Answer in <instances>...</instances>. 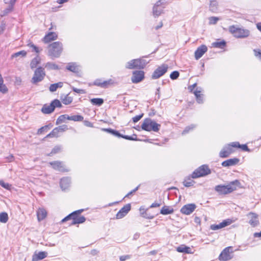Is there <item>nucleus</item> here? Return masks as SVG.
Here are the masks:
<instances>
[{"instance_id":"61","label":"nucleus","mask_w":261,"mask_h":261,"mask_svg":"<svg viewBox=\"0 0 261 261\" xmlns=\"http://www.w3.org/2000/svg\"><path fill=\"white\" fill-rule=\"evenodd\" d=\"M48 127L47 125L44 126L40 128H39L38 130V134H42L44 131H45Z\"/></svg>"},{"instance_id":"56","label":"nucleus","mask_w":261,"mask_h":261,"mask_svg":"<svg viewBox=\"0 0 261 261\" xmlns=\"http://www.w3.org/2000/svg\"><path fill=\"white\" fill-rule=\"evenodd\" d=\"M143 114H142L139 115H137L133 118V121L134 122L136 123L139 121L143 117Z\"/></svg>"},{"instance_id":"1","label":"nucleus","mask_w":261,"mask_h":261,"mask_svg":"<svg viewBox=\"0 0 261 261\" xmlns=\"http://www.w3.org/2000/svg\"><path fill=\"white\" fill-rule=\"evenodd\" d=\"M240 185L238 180L230 182L227 185H218L215 187V190L220 194H227L236 190L237 187Z\"/></svg>"},{"instance_id":"17","label":"nucleus","mask_w":261,"mask_h":261,"mask_svg":"<svg viewBox=\"0 0 261 261\" xmlns=\"http://www.w3.org/2000/svg\"><path fill=\"white\" fill-rule=\"evenodd\" d=\"M54 169L61 172H68L69 170L67 169L62 162L59 161H55L49 163Z\"/></svg>"},{"instance_id":"18","label":"nucleus","mask_w":261,"mask_h":261,"mask_svg":"<svg viewBox=\"0 0 261 261\" xmlns=\"http://www.w3.org/2000/svg\"><path fill=\"white\" fill-rule=\"evenodd\" d=\"M196 207V205L193 203L186 204L181 207L180 212L184 214L190 215L195 210Z\"/></svg>"},{"instance_id":"46","label":"nucleus","mask_w":261,"mask_h":261,"mask_svg":"<svg viewBox=\"0 0 261 261\" xmlns=\"http://www.w3.org/2000/svg\"><path fill=\"white\" fill-rule=\"evenodd\" d=\"M196 127V125L195 124H191L185 127V129L182 132V135L186 134L188 133L190 131L193 130Z\"/></svg>"},{"instance_id":"30","label":"nucleus","mask_w":261,"mask_h":261,"mask_svg":"<svg viewBox=\"0 0 261 261\" xmlns=\"http://www.w3.org/2000/svg\"><path fill=\"white\" fill-rule=\"evenodd\" d=\"M173 213V209L172 208H170L168 206H163L160 211V213L162 215L171 214Z\"/></svg>"},{"instance_id":"34","label":"nucleus","mask_w":261,"mask_h":261,"mask_svg":"<svg viewBox=\"0 0 261 261\" xmlns=\"http://www.w3.org/2000/svg\"><path fill=\"white\" fill-rule=\"evenodd\" d=\"M59 130L58 127L55 128L49 134L46 136V138L58 137L59 136Z\"/></svg>"},{"instance_id":"31","label":"nucleus","mask_w":261,"mask_h":261,"mask_svg":"<svg viewBox=\"0 0 261 261\" xmlns=\"http://www.w3.org/2000/svg\"><path fill=\"white\" fill-rule=\"evenodd\" d=\"M69 115L67 114L62 115L60 116L56 121V124L58 125L59 124L65 122L66 120H69Z\"/></svg>"},{"instance_id":"54","label":"nucleus","mask_w":261,"mask_h":261,"mask_svg":"<svg viewBox=\"0 0 261 261\" xmlns=\"http://www.w3.org/2000/svg\"><path fill=\"white\" fill-rule=\"evenodd\" d=\"M58 129L59 130L60 133V132H64L68 129L67 125H62L58 127H57Z\"/></svg>"},{"instance_id":"64","label":"nucleus","mask_w":261,"mask_h":261,"mask_svg":"<svg viewBox=\"0 0 261 261\" xmlns=\"http://www.w3.org/2000/svg\"><path fill=\"white\" fill-rule=\"evenodd\" d=\"M161 205V203L158 202H154L150 206V208L159 207Z\"/></svg>"},{"instance_id":"4","label":"nucleus","mask_w":261,"mask_h":261,"mask_svg":"<svg viewBox=\"0 0 261 261\" xmlns=\"http://www.w3.org/2000/svg\"><path fill=\"white\" fill-rule=\"evenodd\" d=\"M62 49V44L60 42H55L49 45L48 55L51 58H58Z\"/></svg>"},{"instance_id":"59","label":"nucleus","mask_w":261,"mask_h":261,"mask_svg":"<svg viewBox=\"0 0 261 261\" xmlns=\"http://www.w3.org/2000/svg\"><path fill=\"white\" fill-rule=\"evenodd\" d=\"M57 87L56 84H51L49 87V90L51 92H55L57 89Z\"/></svg>"},{"instance_id":"15","label":"nucleus","mask_w":261,"mask_h":261,"mask_svg":"<svg viewBox=\"0 0 261 261\" xmlns=\"http://www.w3.org/2000/svg\"><path fill=\"white\" fill-rule=\"evenodd\" d=\"M114 83V82L112 79H110L107 81H103L101 79H97L94 81V85L101 88H106L113 85Z\"/></svg>"},{"instance_id":"62","label":"nucleus","mask_w":261,"mask_h":261,"mask_svg":"<svg viewBox=\"0 0 261 261\" xmlns=\"http://www.w3.org/2000/svg\"><path fill=\"white\" fill-rule=\"evenodd\" d=\"M130 256L129 255H122L120 257V261H125V260L130 258Z\"/></svg>"},{"instance_id":"25","label":"nucleus","mask_w":261,"mask_h":261,"mask_svg":"<svg viewBox=\"0 0 261 261\" xmlns=\"http://www.w3.org/2000/svg\"><path fill=\"white\" fill-rule=\"evenodd\" d=\"M47 256V253L45 252H39L38 254H35L32 257V261H38L42 259Z\"/></svg>"},{"instance_id":"28","label":"nucleus","mask_w":261,"mask_h":261,"mask_svg":"<svg viewBox=\"0 0 261 261\" xmlns=\"http://www.w3.org/2000/svg\"><path fill=\"white\" fill-rule=\"evenodd\" d=\"M66 69L74 73H77L79 71V67L75 63H69L66 67Z\"/></svg>"},{"instance_id":"37","label":"nucleus","mask_w":261,"mask_h":261,"mask_svg":"<svg viewBox=\"0 0 261 261\" xmlns=\"http://www.w3.org/2000/svg\"><path fill=\"white\" fill-rule=\"evenodd\" d=\"M218 3L215 0L211 1L210 4V10L213 12H215L217 10Z\"/></svg>"},{"instance_id":"47","label":"nucleus","mask_w":261,"mask_h":261,"mask_svg":"<svg viewBox=\"0 0 261 261\" xmlns=\"http://www.w3.org/2000/svg\"><path fill=\"white\" fill-rule=\"evenodd\" d=\"M184 185L186 187H189L191 186H193L194 184L195 183L194 181L191 179V178H189L187 179H185L184 182Z\"/></svg>"},{"instance_id":"44","label":"nucleus","mask_w":261,"mask_h":261,"mask_svg":"<svg viewBox=\"0 0 261 261\" xmlns=\"http://www.w3.org/2000/svg\"><path fill=\"white\" fill-rule=\"evenodd\" d=\"M27 55V51L25 50H21L20 51L17 52L16 53L13 54L11 56L12 58H17L18 57H24Z\"/></svg>"},{"instance_id":"11","label":"nucleus","mask_w":261,"mask_h":261,"mask_svg":"<svg viewBox=\"0 0 261 261\" xmlns=\"http://www.w3.org/2000/svg\"><path fill=\"white\" fill-rule=\"evenodd\" d=\"M235 220L231 219H227L223 220L222 222L218 224H212L210 226V228L213 230H216L219 229H221L226 226L230 225L231 223L234 222Z\"/></svg>"},{"instance_id":"12","label":"nucleus","mask_w":261,"mask_h":261,"mask_svg":"<svg viewBox=\"0 0 261 261\" xmlns=\"http://www.w3.org/2000/svg\"><path fill=\"white\" fill-rule=\"evenodd\" d=\"M231 248V247H228L222 251L219 256V259L220 261H227L232 258V256L231 254L232 251H230Z\"/></svg>"},{"instance_id":"38","label":"nucleus","mask_w":261,"mask_h":261,"mask_svg":"<svg viewBox=\"0 0 261 261\" xmlns=\"http://www.w3.org/2000/svg\"><path fill=\"white\" fill-rule=\"evenodd\" d=\"M226 45L224 41H216L212 43V45L214 47L223 48Z\"/></svg>"},{"instance_id":"26","label":"nucleus","mask_w":261,"mask_h":261,"mask_svg":"<svg viewBox=\"0 0 261 261\" xmlns=\"http://www.w3.org/2000/svg\"><path fill=\"white\" fill-rule=\"evenodd\" d=\"M46 210L43 208H40L37 211V217L39 221L43 220L46 217Z\"/></svg>"},{"instance_id":"32","label":"nucleus","mask_w":261,"mask_h":261,"mask_svg":"<svg viewBox=\"0 0 261 261\" xmlns=\"http://www.w3.org/2000/svg\"><path fill=\"white\" fill-rule=\"evenodd\" d=\"M91 103L95 106H100L103 103V99L100 98H94L90 99Z\"/></svg>"},{"instance_id":"27","label":"nucleus","mask_w":261,"mask_h":261,"mask_svg":"<svg viewBox=\"0 0 261 261\" xmlns=\"http://www.w3.org/2000/svg\"><path fill=\"white\" fill-rule=\"evenodd\" d=\"M176 250L178 252L191 253V249L185 246V245H181L176 248Z\"/></svg>"},{"instance_id":"42","label":"nucleus","mask_w":261,"mask_h":261,"mask_svg":"<svg viewBox=\"0 0 261 261\" xmlns=\"http://www.w3.org/2000/svg\"><path fill=\"white\" fill-rule=\"evenodd\" d=\"M13 9V7L12 6V5H9L8 7L5 9L4 10L2 11L1 13V16L4 17L7 15L8 13L11 12Z\"/></svg>"},{"instance_id":"35","label":"nucleus","mask_w":261,"mask_h":261,"mask_svg":"<svg viewBox=\"0 0 261 261\" xmlns=\"http://www.w3.org/2000/svg\"><path fill=\"white\" fill-rule=\"evenodd\" d=\"M140 211L141 216L142 217L145 218L146 219H152L153 218V216L148 214L146 213V211L144 208L141 207L140 208Z\"/></svg>"},{"instance_id":"3","label":"nucleus","mask_w":261,"mask_h":261,"mask_svg":"<svg viewBox=\"0 0 261 261\" xmlns=\"http://www.w3.org/2000/svg\"><path fill=\"white\" fill-rule=\"evenodd\" d=\"M160 127L161 125L160 124L157 123L156 122L152 121L149 118L144 119L141 125L142 129L147 132L152 130L155 132H158Z\"/></svg>"},{"instance_id":"8","label":"nucleus","mask_w":261,"mask_h":261,"mask_svg":"<svg viewBox=\"0 0 261 261\" xmlns=\"http://www.w3.org/2000/svg\"><path fill=\"white\" fill-rule=\"evenodd\" d=\"M211 173V170L207 165H203L196 169L192 174L193 178L206 176Z\"/></svg>"},{"instance_id":"29","label":"nucleus","mask_w":261,"mask_h":261,"mask_svg":"<svg viewBox=\"0 0 261 261\" xmlns=\"http://www.w3.org/2000/svg\"><path fill=\"white\" fill-rule=\"evenodd\" d=\"M231 146L234 148H239L244 151H249L248 146L246 144L241 145L238 142H233L231 143Z\"/></svg>"},{"instance_id":"50","label":"nucleus","mask_w":261,"mask_h":261,"mask_svg":"<svg viewBox=\"0 0 261 261\" xmlns=\"http://www.w3.org/2000/svg\"><path fill=\"white\" fill-rule=\"evenodd\" d=\"M61 148L59 146H55L51 150V152L49 154H48L47 155L50 156L51 154H56L60 151Z\"/></svg>"},{"instance_id":"58","label":"nucleus","mask_w":261,"mask_h":261,"mask_svg":"<svg viewBox=\"0 0 261 261\" xmlns=\"http://www.w3.org/2000/svg\"><path fill=\"white\" fill-rule=\"evenodd\" d=\"M253 51L254 53V55L255 56V57L259 59L261 56V50H260L259 49H254Z\"/></svg>"},{"instance_id":"39","label":"nucleus","mask_w":261,"mask_h":261,"mask_svg":"<svg viewBox=\"0 0 261 261\" xmlns=\"http://www.w3.org/2000/svg\"><path fill=\"white\" fill-rule=\"evenodd\" d=\"M9 217L8 214L6 212L0 213V222L1 223H6L8 220Z\"/></svg>"},{"instance_id":"49","label":"nucleus","mask_w":261,"mask_h":261,"mask_svg":"<svg viewBox=\"0 0 261 261\" xmlns=\"http://www.w3.org/2000/svg\"><path fill=\"white\" fill-rule=\"evenodd\" d=\"M221 18L218 17L212 16L208 18L210 24H215Z\"/></svg>"},{"instance_id":"9","label":"nucleus","mask_w":261,"mask_h":261,"mask_svg":"<svg viewBox=\"0 0 261 261\" xmlns=\"http://www.w3.org/2000/svg\"><path fill=\"white\" fill-rule=\"evenodd\" d=\"M45 75V72L44 68L42 67L37 68L35 72L34 75L32 79V83L34 84H36L38 82L42 81Z\"/></svg>"},{"instance_id":"14","label":"nucleus","mask_w":261,"mask_h":261,"mask_svg":"<svg viewBox=\"0 0 261 261\" xmlns=\"http://www.w3.org/2000/svg\"><path fill=\"white\" fill-rule=\"evenodd\" d=\"M144 78V72L143 71H135L133 73L132 81L133 83H138Z\"/></svg>"},{"instance_id":"63","label":"nucleus","mask_w":261,"mask_h":261,"mask_svg":"<svg viewBox=\"0 0 261 261\" xmlns=\"http://www.w3.org/2000/svg\"><path fill=\"white\" fill-rule=\"evenodd\" d=\"M84 124L85 126H88V127H93V124L89 121H87V120L84 121Z\"/></svg>"},{"instance_id":"2","label":"nucleus","mask_w":261,"mask_h":261,"mask_svg":"<svg viewBox=\"0 0 261 261\" xmlns=\"http://www.w3.org/2000/svg\"><path fill=\"white\" fill-rule=\"evenodd\" d=\"M84 211L83 209L79 210L77 211H76L65 218H64L62 220V222H65L66 221L70 219H72V221L71 222L72 225H74L76 224H80L83 223L86 221V218L84 216H79V215L82 213Z\"/></svg>"},{"instance_id":"55","label":"nucleus","mask_w":261,"mask_h":261,"mask_svg":"<svg viewBox=\"0 0 261 261\" xmlns=\"http://www.w3.org/2000/svg\"><path fill=\"white\" fill-rule=\"evenodd\" d=\"M72 90L74 92H76L77 93H79V94H85V93H86V91L84 89H77V88L73 87L72 88Z\"/></svg>"},{"instance_id":"51","label":"nucleus","mask_w":261,"mask_h":261,"mask_svg":"<svg viewBox=\"0 0 261 261\" xmlns=\"http://www.w3.org/2000/svg\"><path fill=\"white\" fill-rule=\"evenodd\" d=\"M179 75V72L177 71H173L170 74V77L172 80H176L178 77Z\"/></svg>"},{"instance_id":"19","label":"nucleus","mask_w":261,"mask_h":261,"mask_svg":"<svg viewBox=\"0 0 261 261\" xmlns=\"http://www.w3.org/2000/svg\"><path fill=\"white\" fill-rule=\"evenodd\" d=\"M207 50V47L205 45H201L197 48L194 53L195 58L199 59Z\"/></svg>"},{"instance_id":"7","label":"nucleus","mask_w":261,"mask_h":261,"mask_svg":"<svg viewBox=\"0 0 261 261\" xmlns=\"http://www.w3.org/2000/svg\"><path fill=\"white\" fill-rule=\"evenodd\" d=\"M62 107V104L58 99H54L50 105L45 104L41 109V112L43 114H48L52 113L56 108Z\"/></svg>"},{"instance_id":"22","label":"nucleus","mask_w":261,"mask_h":261,"mask_svg":"<svg viewBox=\"0 0 261 261\" xmlns=\"http://www.w3.org/2000/svg\"><path fill=\"white\" fill-rule=\"evenodd\" d=\"M240 160L239 159L234 158L232 159H230L227 160L224 162H223L221 164L223 167H228L230 166H234L238 164Z\"/></svg>"},{"instance_id":"5","label":"nucleus","mask_w":261,"mask_h":261,"mask_svg":"<svg viewBox=\"0 0 261 261\" xmlns=\"http://www.w3.org/2000/svg\"><path fill=\"white\" fill-rule=\"evenodd\" d=\"M229 31L235 37L238 38H246L250 34V32L248 30L240 28L234 25L230 26Z\"/></svg>"},{"instance_id":"24","label":"nucleus","mask_w":261,"mask_h":261,"mask_svg":"<svg viewBox=\"0 0 261 261\" xmlns=\"http://www.w3.org/2000/svg\"><path fill=\"white\" fill-rule=\"evenodd\" d=\"M70 183V179L68 177H64L61 179L60 187L63 190L67 189Z\"/></svg>"},{"instance_id":"20","label":"nucleus","mask_w":261,"mask_h":261,"mask_svg":"<svg viewBox=\"0 0 261 261\" xmlns=\"http://www.w3.org/2000/svg\"><path fill=\"white\" fill-rule=\"evenodd\" d=\"M162 0H159L156 2L153 8V14L155 17L160 15L163 11L164 7H160Z\"/></svg>"},{"instance_id":"36","label":"nucleus","mask_w":261,"mask_h":261,"mask_svg":"<svg viewBox=\"0 0 261 261\" xmlns=\"http://www.w3.org/2000/svg\"><path fill=\"white\" fill-rule=\"evenodd\" d=\"M0 91L3 93H6L8 91V89L5 85L4 84L3 79L0 74Z\"/></svg>"},{"instance_id":"33","label":"nucleus","mask_w":261,"mask_h":261,"mask_svg":"<svg viewBox=\"0 0 261 261\" xmlns=\"http://www.w3.org/2000/svg\"><path fill=\"white\" fill-rule=\"evenodd\" d=\"M41 59L39 56H37L36 57L34 58L30 64L31 68H36L38 64L40 63Z\"/></svg>"},{"instance_id":"45","label":"nucleus","mask_w":261,"mask_h":261,"mask_svg":"<svg viewBox=\"0 0 261 261\" xmlns=\"http://www.w3.org/2000/svg\"><path fill=\"white\" fill-rule=\"evenodd\" d=\"M72 98L70 96H69L68 95H66L64 96V98H62V102L66 105L71 103L72 101Z\"/></svg>"},{"instance_id":"21","label":"nucleus","mask_w":261,"mask_h":261,"mask_svg":"<svg viewBox=\"0 0 261 261\" xmlns=\"http://www.w3.org/2000/svg\"><path fill=\"white\" fill-rule=\"evenodd\" d=\"M248 216L250 220L249 223L253 227L257 226L259 224V221L258 220V215L253 213H250Z\"/></svg>"},{"instance_id":"43","label":"nucleus","mask_w":261,"mask_h":261,"mask_svg":"<svg viewBox=\"0 0 261 261\" xmlns=\"http://www.w3.org/2000/svg\"><path fill=\"white\" fill-rule=\"evenodd\" d=\"M45 67L48 69L58 70L59 69V66L51 62L47 63L45 65Z\"/></svg>"},{"instance_id":"57","label":"nucleus","mask_w":261,"mask_h":261,"mask_svg":"<svg viewBox=\"0 0 261 261\" xmlns=\"http://www.w3.org/2000/svg\"><path fill=\"white\" fill-rule=\"evenodd\" d=\"M6 29V23L2 21L0 25V34H2Z\"/></svg>"},{"instance_id":"40","label":"nucleus","mask_w":261,"mask_h":261,"mask_svg":"<svg viewBox=\"0 0 261 261\" xmlns=\"http://www.w3.org/2000/svg\"><path fill=\"white\" fill-rule=\"evenodd\" d=\"M102 130L105 132H107L108 133H111V134H112L115 136L119 137H122V135H120V134L118 131L113 130L111 128H103Z\"/></svg>"},{"instance_id":"10","label":"nucleus","mask_w":261,"mask_h":261,"mask_svg":"<svg viewBox=\"0 0 261 261\" xmlns=\"http://www.w3.org/2000/svg\"><path fill=\"white\" fill-rule=\"evenodd\" d=\"M168 66L166 64H163L156 68L152 74V79H157L163 75L167 71Z\"/></svg>"},{"instance_id":"41","label":"nucleus","mask_w":261,"mask_h":261,"mask_svg":"<svg viewBox=\"0 0 261 261\" xmlns=\"http://www.w3.org/2000/svg\"><path fill=\"white\" fill-rule=\"evenodd\" d=\"M68 118L69 120H72L74 121H82L84 119V117L82 116L79 115H73L71 116H69Z\"/></svg>"},{"instance_id":"48","label":"nucleus","mask_w":261,"mask_h":261,"mask_svg":"<svg viewBox=\"0 0 261 261\" xmlns=\"http://www.w3.org/2000/svg\"><path fill=\"white\" fill-rule=\"evenodd\" d=\"M28 46L30 48H32V51H35L36 53H39L42 49H40L39 47L35 45L33 43H30L28 44Z\"/></svg>"},{"instance_id":"16","label":"nucleus","mask_w":261,"mask_h":261,"mask_svg":"<svg viewBox=\"0 0 261 261\" xmlns=\"http://www.w3.org/2000/svg\"><path fill=\"white\" fill-rule=\"evenodd\" d=\"M131 205L130 204H127L121 208L116 214L117 219H121L124 217L130 210Z\"/></svg>"},{"instance_id":"52","label":"nucleus","mask_w":261,"mask_h":261,"mask_svg":"<svg viewBox=\"0 0 261 261\" xmlns=\"http://www.w3.org/2000/svg\"><path fill=\"white\" fill-rule=\"evenodd\" d=\"M0 185L6 189H10V187H11V185H9L8 183H5L3 180H0Z\"/></svg>"},{"instance_id":"6","label":"nucleus","mask_w":261,"mask_h":261,"mask_svg":"<svg viewBox=\"0 0 261 261\" xmlns=\"http://www.w3.org/2000/svg\"><path fill=\"white\" fill-rule=\"evenodd\" d=\"M148 62L143 59H134L127 62L126 64V68L128 69H143Z\"/></svg>"},{"instance_id":"23","label":"nucleus","mask_w":261,"mask_h":261,"mask_svg":"<svg viewBox=\"0 0 261 261\" xmlns=\"http://www.w3.org/2000/svg\"><path fill=\"white\" fill-rule=\"evenodd\" d=\"M57 38V35L54 32H50L45 36L43 38V41L47 43L51 41L56 40Z\"/></svg>"},{"instance_id":"53","label":"nucleus","mask_w":261,"mask_h":261,"mask_svg":"<svg viewBox=\"0 0 261 261\" xmlns=\"http://www.w3.org/2000/svg\"><path fill=\"white\" fill-rule=\"evenodd\" d=\"M202 91V88H200V87H199V88H197L196 90H195L194 92H193V93L194 94L196 98L201 95H202V94H201V92Z\"/></svg>"},{"instance_id":"60","label":"nucleus","mask_w":261,"mask_h":261,"mask_svg":"<svg viewBox=\"0 0 261 261\" xmlns=\"http://www.w3.org/2000/svg\"><path fill=\"white\" fill-rule=\"evenodd\" d=\"M196 100L199 103H202L203 102V94H202L196 98Z\"/></svg>"},{"instance_id":"13","label":"nucleus","mask_w":261,"mask_h":261,"mask_svg":"<svg viewBox=\"0 0 261 261\" xmlns=\"http://www.w3.org/2000/svg\"><path fill=\"white\" fill-rule=\"evenodd\" d=\"M232 147H233L231 146V143L225 146L220 151L219 156L222 158H225L229 156L230 154L234 152Z\"/></svg>"}]
</instances>
